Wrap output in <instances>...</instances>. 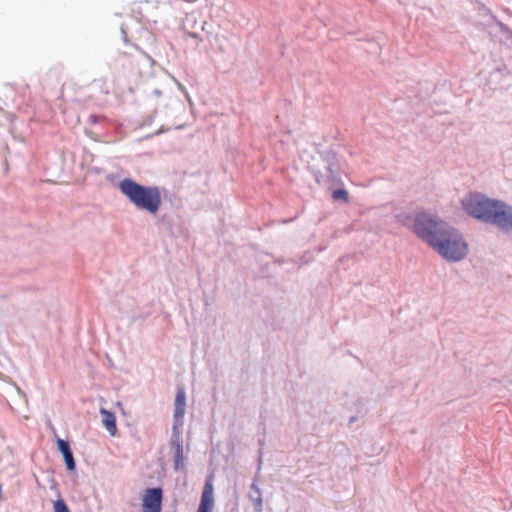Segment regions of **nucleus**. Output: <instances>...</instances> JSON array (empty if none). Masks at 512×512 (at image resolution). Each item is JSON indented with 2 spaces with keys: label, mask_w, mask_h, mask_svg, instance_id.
Returning a JSON list of instances; mask_svg holds the SVG:
<instances>
[{
  "label": "nucleus",
  "mask_w": 512,
  "mask_h": 512,
  "mask_svg": "<svg viewBox=\"0 0 512 512\" xmlns=\"http://www.w3.org/2000/svg\"><path fill=\"white\" fill-rule=\"evenodd\" d=\"M214 506L213 485L210 479L205 482L197 512H212Z\"/></svg>",
  "instance_id": "nucleus-6"
},
{
  "label": "nucleus",
  "mask_w": 512,
  "mask_h": 512,
  "mask_svg": "<svg viewBox=\"0 0 512 512\" xmlns=\"http://www.w3.org/2000/svg\"><path fill=\"white\" fill-rule=\"evenodd\" d=\"M174 428L183 424L186 409V394L183 388H177L174 403Z\"/></svg>",
  "instance_id": "nucleus-5"
},
{
  "label": "nucleus",
  "mask_w": 512,
  "mask_h": 512,
  "mask_svg": "<svg viewBox=\"0 0 512 512\" xmlns=\"http://www.w3.org/2000/svg\"><path fill=\"white\" fill-rule=\"evenodd\" d=\"M119 190L138 209L156 214L162 204L161 191L156 186H143L130 178L119 183Z\"/></svg>",
  "instance_id": "nucleus-3"
},
{
  "label": "nucleus",
  "mask_w": 512,
  "mask_h": 512,
  "mask_svg": "<svg viewBox=\"0 0 512 512\" xmlns=\"http://www.w3.org/2000/svg\"><path fill=\"white\" fill-rule=\"evenodd\" d=\"M56 443H57L58 450L63 455L67 469L69 471L75 470L76 464H75V460H74L73 453L70 448L69 442L66 440H63L61 438H57Z\"/></svg>",
  "instance_id": "nucleus-7"
},
{
  "label": "nucleus",
  "mask_w": 512,
  "mask_h": 512,
  "mask_svg": "<svg viewBox=\"0 0 512 512\" xmlns=\"http://www.w3.org/2000/svg\"><path fill=\"white\" fill-rule=\"evenodd\" d=\"M464 211L473 218L494 224L503 230H512V207L479 193H471L462 200Z\"/></svg>",
  "instance_id": "nucleus-2"
},
{
  "label": "nucleus",
  "mask_w": 512,
  "mask_h": 512,
  "mask_svg": "<svg viewBox=\"0 0 512 512\" xmlns=\"http://www.w3.org/2000/svg\"><path fill=\"white\" fill-rule=\"evenodd\" d=\"M54 512H70L63 499H58L53 503Z\"/></svg>",
  "instance_id": "nucleus-9"
},
{
  "label": "nucleus",
  "mask_w": 512,
  "mask_h": 512,
  "mask_svg": "<svg viewBox=\"0 0 512 512\" xmlns=\"http://www.w3.org/2000/svg\"><path fill=\"white\" fill-rule=\"evenodd\" d=\"M317 182H318V183H321V182H322V180L318 177V178H317Z\"/></svg>",
  "instance_id": "nucleus-12"
},
{
  "label": "nucleus",
  "mask_w": 512,
  "mask_h": 512,
  "mask_svg": "<svg viewBox=\"0 0 512 512\" xmlns=\"http://www.w3.org/2000/svg\"><path fill=\"white\" fill-rule=\"evenodd\" d=\"M333 198L335 200H344V201H348V193L346 190L344 189H339V190H335L332 194Z\"/></svg>",
  "instance_id": "nucleus-10"
},
{
  "label": "nucleus",
  "mask_w": 512,
  "mask_h": 512,
  "mask_svg": "<svg viewBox=\"0 0 512 512\" xmlns=\"http://www.w3.org/2000/svg\"><path fill=\"white\" fill-rule=\"evenodd\" d=\"M100 413L102 415L103 425L105 426V428L107 429L109 434L111 436H116L118 429H117V425H116L115 415L112 412H110L104 408L100 409Z\"/></svg>",
  "instance_id": "nucleus-8"
},
{
  "label": "nucleus",
  "mask_w": 512,
  "mask_h": 512,
  "mask_svg": "<svg viewBox=\"0 0 512 512\" xmlns=\"http://www.w3.org/2000/svg\"><path fill=\"white\" fill-rule=\"evenodd\" d=\"M182 447L179 443L176 445L175 449V465L179 467L180 463L183 461Z\"/></svg>",
  "instance_id": "nucleus-11"
},
{
  "label": "nucleus",
  "mask_w": 512,
  "mask_h": 512,
  "mask_svg": "<svg viewBox=\"0 0 512 512\" xmlns=\"http://www.w3.org/2000/svg\"><path fill=\"white\" fill-rule=\"evenodd\" d=\"M413 229L447 260L459 261L467 254V244L457 230L447 228L443 222L425 213L416 215Z\"/></svg>",
  "instance_id": "nucleus-1"
},
{
  "label": "nucleus",
  "mask_w": 512,
  "mask_h": 512,
  "mask_svg": "<svg viewBox=\"0 0 512 512\" xmlns=\"http://www.w3.org/2000/svg\"><path fill=\"white\" fill-rule=\"evenodd\" d=\"M163 492L161 488H149L142 499L143 512H161Z\"/></svg>",
  "instance_id": "nucleus-4"
}]
</instances>
